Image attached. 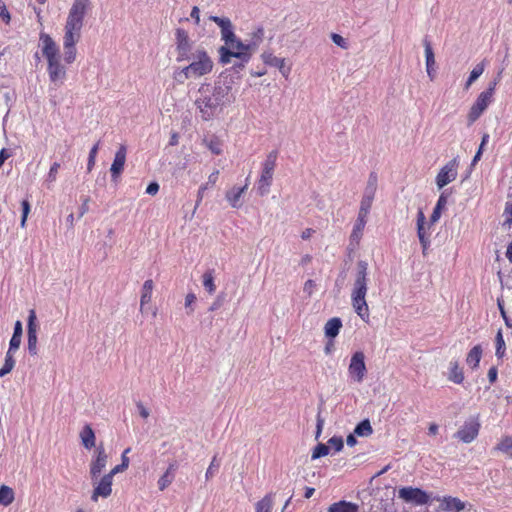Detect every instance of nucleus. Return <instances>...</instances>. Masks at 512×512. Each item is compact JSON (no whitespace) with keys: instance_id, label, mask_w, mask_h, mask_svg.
Masks as SVG:
<instances>
[{"instance_id":"nucleus-1","label":"nucleus","mask_w":512,"mask_h":512,"mask_svg":"<svg viewBox=\"0 0 512 512\" xmlns=\"http://www.w3.org/2000/svg\"><path fill=\"white\" fill-rule=\"evenodd\" d=\"M90 7V0H74L64 25L63 55L56 41L45 32L39 34V48L46 60L49 81L60 87L67 79V65L76 61L77 44L81 39L84 18Z\"/></svg>"},{"instance_id":"nucleus-2","label":"nucleus","mask_w":512,"mask_h":512,"mask_svg":"<svg viewBox=\"0 0 512 512\" xmlns=\"http://www.w3.org/2000/svg\"><path fill=\"white\" fill-rule=\"evenodd\" d=\"M368 264L360 260L351 292V303L355 313L366 323L370 320V310L366 301L368 291Z\"/></svg>"},{"instance_id":"nucleus-3","label":"nucleus","mask_w":512,"mask_h":512,"mask_svg":"<svg viewBox=\"0 0 512 512\" xmlns=\"http://www.w3.org/2000/svg\"><path fill=\"white\" fill-rule=\"evenodd\" d=\"M257 48L258 43L256 41L244 44L239 38H237L233 41V44L221 46L219 48V60L222 64H229L232 58H237L241 61L239 67L242 68L250 61Z\"/></svg>"},{"instance_id":"nucleus-4","label":"nucleus","mask_w":512,"mask_h":512,"mask_svg":"<svg viewBox=\"0 0 512 512\" xmlns=\"http://www.w3.org/2000/svg\"><path fill=\"white\" fill-rule=\"evenodd\" d=\"M213 61L204 49H197L191 56V63L184 67L179 75L185 79L199 78L209 74L213 69Z\"/></svg>"},{"instance_id":"nucleus-5","label":"nucleus","mask_w":512,"mask_h":512,"mask_svg":"<svg viewBox=\"0 0 512 512\" xmlns=\"http://www.w3.org/2000/svg\"><path fill=\"white\" fill-rule=\"evenodd\" d=\"M278 151H270L261 163V173L257 181V191L264 196L269 193L273 181L274 171L277 165Z\"/></svg>"},{"instance_id":"nucleus-6","label":"nucleus","mask_w":512,"mask_h":512,"mask_svg":"<svg viewBox=\"0 0 512 512\" xmlns=\"http://www.w3.org/2000/svg\"><path fill=\"white\" fill-rule=\"evenodd\" d=\"M398 498L407 504H412L415 506L426 505L431 500V497L427 492L420 488L412 486L399 488Z\"/></svg>"},{"instance_id":"nucleus-7","label":"nucleus","mask_w":512,"mask_h":512,"mask_svg":"<svg viewBox=\"0 0 512 512\" xmlns=\"http://www.w3.org/2000/svg\"><path fill=\"white\" fill-rule=\"evenodd\" d=\"M480 428L478 416L470 417L454 434V437L463 443H471L478 437Z\"/></svg>"},{"instance_id":"nucleus-8","label":"nucleus","mask_w":512,"mask_h":512,"mask_svg":"<svg viewBox=\"0 0 512 512\" xmlns=\"http://www.w3.org/2000/svg\"><path fill=\"white\" fill-rule=\"evenodd\" d=\"M109 456L106 453L104 445L101 443L94 451V455L90 462V478L91 480H97L102 471L106 468Z\"/></svg>"},{"instance_id":"nucleus-9","label":"nucleus","mask_w":512,"mask_h":512,"mask_svg":"<svg viewBox=\"0 0 512 512\" xmlns=\"http://www.w3.org/2000/svg\"><path fill=\"white\" fill-rule=\"evenodd\" d=\"M366 372L365 355L362 351H357L350 359L348 367L349 376L353 381L361 383L365 378Z\"/></svg>"},{"instance_id":"nucleus-10","label":"nucleus","mask_w":512,"mask_h":512,"mask_svg":"<svg viewBox=\"0 0 512 512\" xmlns=\"http://www.w3.org/2000/svg\"><path fill=\"white\" fill-rule=\"evenodd\" d=\"M492 101L493 97L490 96V92H481L478 95L476 101L473 103L467 114V122L469 126L480 118Z\"/></svg>"},{"instance_id":"nucleus-11","label":"nucleus","mask_w":512,"mask_h":512,"mask_svg":"<svg viewBox=\"0 0 512 512\" xmlns=\"http://www.w3.org/2000/svg\"><path fill=\"white\" fill-rule=\"evenodd\" d=\"M432 225L433 224H431L430 222L426 223L425 214L422 209H419L417 212L416 226H417V236L419 238V242L422 247L423 255H426L427 250L430 247V236H431L430 228Z\"/></svg>"},{"instance_id":"nucleus-12","label":"nucleus","mask_w":512,"mask_h":512,"mask_svg":"<svg viewBox=\"0 0 512 512\" xmlns=\"http://www.w3.org/2000/svg\"><path fill=\"white\" fill-rule=\"evenodd\" d=\"M93 484V491L91 494V500L97 502L99 498H108L112 494L113 479L104 474L97 480H91Z\"/></svg>"},{"instance_id":"nucleus-13","label":"nucleus","mask_w":512,"mask_h":512,"mask_svg":"<svg viewBox=\"0 0 512 512\" xmlns=\"http://www.w3.org/2000/svg\"><path fill=\"white\" fill-rule=\"evenodd\" d=\"M458 162L456 159L450 160L439 171L436 176V184L439 189L454 181L457 177Z\"/></svg>"},{"instance_id":"nucleus-14","label":"nucleus","mask_w":512,"mask_h":512,"mask_svg":"<svg viewBox=\"0 0 512 512\" xmlns=\"http://www.w3.org/2000/svg\"><path fill=\"white\" fill-rule=\"evenodd\" d=\"M36 313L32 309L29 311L27 323V346L29 353L34 356L37 354V323Z\"/></svg>"},{"instance_id":"nucleus-15","label":"nucleus","mask_w":512,"mask_h":512,"mask_svg":"<svg viewBox=\"0 0 512 512\" xmlns=\"http://www.w3.org/2000/svg\"><path fill=\"white\" fill-rule=\"evenodd\" d=\"M211 21L216 23L220 29H221V39L224 41L225 45L228 46L229 44H233V41L237 39L234 31L233 26L228 18H221L218 16H210L209 18Z\"/></svg>"},{"instance_id":"nucleus-16","label":"nucleus","mask_w":512,"mask_h":512,"mask_svg":"<svg viewBox=\"0 0 512 512\" xmlns=\"http://www.w3.org/2000/svg\"><path fill=\"white\" fill-rule=\"evenodd\" d=\"M376 191V176L371 175L366 192L361 200L359 215L367 217L371 209Z\"/></svg>"},{"instance_id":"nucleus-17","label":"nucleus","mask_w":512,"mask_h":512,"mask_svg":"<svg viewBox=\"0 0 512 512\" xmlns=\"http://www.w3.org/2000/svg\"><path fill=\"white\" fill-rule=\"evenodd\" d=\"M176 48L178 52L177 61H183L189 59L190 42L188 33L182 29H176Z\"/></svg>"},{"instance_id":"nucleus-18","label":"nucleus","mask_w":512,"mask_h":512,"mask_svg":"<svg viewBox=\"0 0 512 512\" xmlns=\"http://www.w3.org/2000/svg\"><path fill=\"white\" fill-rule=\"evenodd\" d=\"M197 108L201 113L203 120L208 121L213 118L219 106V102H215L210 96H205L196 101Z\"/></svg>"},{"instance_id":"nucleus-19","label":"nucleus","mask_w":512,"mask_h":512,"mask_svg":"<svg viewBox=\"0 0 512 512\" xmlns=\"http://www.w3.org/2000/svg\"><path fill=\"white\" fill-rule=\"evenodd\" d=\"M127 148L121 144L115 153L113 163L110 168L113 180H117L122 174L126 162Z\"/></svg>"},{"instance_id":"nucleus-20","label":"nucleus","mask_w":512,"mask_h":512,"mask_svg":"<svg viewBox=\"0 0 512 512\" xmlns=\"http://www.w3.org/2000/svg\"><path fill=\"white\" fill-rule=\"evenodd\" d=\"M424 50H425V58H426V71L430 78V80H434L435 78V56L431 46V43L428 39H424L423 42Z\"/></svg>"},{"instance_id":"nucleus-21","label":"nucleus","mask_w":512,"mask_h":512,"mask_svg":"<svg viewBox=\"0 0 512 512\" xmlns=\"http://www.w3.org/2000/svg\"><path fill=\"white\" fill-rule=\"evenodd\" d=\"M177 470V463L174 461L169 464L164 474L158 479V488L160 491H164L168 488L175 479V472Z\"/></svg>"},{"instance_id":"nucleus-22","label":"nucleus","mask_w":512,"mask_h":512,"mask_svg":"<svg viewBox=\"0 0 512 512\" xmlns=\"http://www.w3.org/2000/svg\"><path fill=\"white\" fill-rule=\"evenodd\" d=\"M230 90L229 86H215L210 97L213 101L219 102V106H224L231 102Z\"/></svg>"},{"instance_id":"nucleus-23","label":"nucleus","mask_w":512,"mask_h":512,"mask_svg":"<svg viewBox=\"0 0 512 512\" xmlns=\"http://www.w3.org/2000/svg\"><path fill=\"white\" fill-rule=\"evenodd\" d=\"M465 376L463 368L457 360H452L449 363L448 380L455 384H462Z\"/></svg>"},{"instance_id":"nucleus-24","label":"nucleus","mask_w":512,"mask_h":512,"mask_svg":"<svg viewBox=\"0 0 512 512\" xmlns=\"http://www.w3.org/2000/svg\"><path fill=\"white\" fill-rule=\"evenodd\" d=\"M261 57L265 64L277 67L285 77L288 76L289 69H285V59L278 58L271 52H264Z\"/></svg>"},{"instance_id":"nucleus-25","label":"nucleus","mask_w":512,"mask_h":512,"mask_svg":"<svg viewBox=\"0 0 512 512\" xmlns=\"http://www.w3.org/2000/svg\"><path fill=\"white\" fill-rule=\"evenodd\" d=\"M154 289V282L152 279H147L142 286L140 296V311L144 312V307L149 304L152 300V294Z\"/></svg>"},{"instance_id":"nucleus-26","label":"nucleus","mask_w":512,"mask_h":512,"mask_svg":"<svg viewBox=\"0 0 512 512\" xmlns=\"http://www.w3.org/2000/svg\"><path fill=\"white\" fill-rule=\"evenodd\" d=\"M482 352V347L480 345H475L467 353L466 363L471 369L474 370L479 367V363L482 358Z\"/></svg>"},{"instance_id":"nucleus-27","label":"nucleus","mask_w":512,"mask_h":512,"mask_svg":"<svg viewBox=\"0 0 512 512\" xmlns=\"http://www.w3.org/2000/svg\"><path fill=\"white\" fill-rule=\"evenodd\" d=\"M80 439L82 445L86 449H91L95 446L96 437L90 425L87 424L83 427V429L80 432Z\"/></svg>"},{"instance_id":"nucleus-28","label":"nucleus","mask_w":512,"mask_h":512,"mask_svg":"<svg viewBox=\"0 0 512 512\" xmlns=\"http://www.w3.org/2000/svg\"><path fill=\"white\" fill-rule=\"evenodd\" d=\"M359 506L356 503L341 500L331 504L328 512H358Z\"/></svg>"},{"instance_id":"nucleus-29","label":"nucleus","mask_w":512,"mask_h":512,"mask_svg":"<svg viewBox=\"0 0 512 512\" xmlns=\"http://www.w3.org/2000/svg\"><path fill=\"white\" fill-rule=\"evenodd\" d=\"M203 144L214 154L221 155L223 153V142L216 136L212 135L203 139Z\"/></svg>"},{"instance_id":"nucleus-30","label":"nucleus","mask_w":512,"mask_h":512,"mask_svg":"<svg viewBox=\"0 0 512 512\" xmlns=\"http://www.w3.org/2000/svg\"><path fill=\"white\" fill-rule=\"evenodd\" d=\"M342 328V321L338 317L329 319L324 327L325 335L328 338H335Z\"/></svg>"},{"instance_id":"nucleus-31","label":"nucleus","mask_w":512,"mask_h":512,"mask_svg":"<svg viewBox=\"0 0 512 512\" xmlns=\"http://www.w3.org/2000/svg\"><path fill=\"white\" fill-rule=\"evenodd\" d=\"M247 188L248 185L246 184L243 187L233 188L227 191L226 199L233 208H238L240 206V199Z\"/></svg>"},{"instance_id":"nucleus-32","label":"nucleus","mask_w":512,"mask_h":512,"mask_svg":"<svg viewBox=\"0 0 512 512\" xmlns=\"http://www.w3.org/2000/svg\"><path fill=\"white\" fill-rule=\"evenodd\" d=\"M274 505V494L267 493L262 499L256 502L255 512H272Z\"/></svg>"},{"instance_id":"nucleus-33","label":"nucleus","mask_w":512,"mask_h":512,"mask_svg":"<svg viewBox=\"0 0 512 512\" xmlns=\"http://www.w3.org/2000/svg\"><path fill=\"white\" fill-rule=\"evenodd\" d=\"M446 204H447V196L444 193H442L439 196L437 203L433 209V212L430 216L431 224H435L440 219L442 210L446 207Z\"/></svg>"},{"instance_id":"nucleus-34","label":"nucleus","mask_w":512,"mask_h":512,"mask_svg":"<svg viewBox=\"0 0 512 512\" xmlns=\"http://www.w3.org/2000/svg\"><path fill=\"white\" fill-rule=\"evenodd\" d=\"M15 499V493L14 490L7 486V485H1L0 486V505L3 506H9L13 503Z\"/></svg>"},{"instance_id":"nucleus-35","label":"nucleus","mask_w":512,"mask_h":512,"mask_svg":"<svg viewBox=\"0 0 512 512\" xmlns=\"http://www.w3.org/2000/svg\"><path fill=\"white\" fill-rule=\"evenodd\" d=\"M367 222V217L359 215L357 217V220L354 224L352 233H351V239L355 241H359L362 237L363 230L365 228Z\"/></svg>"},{"instance_id":"nucleus-36","label":"nucleus","mask_w":512,"mask_h":512,"mask_svg":"<svg viewBox=\"0 0 512 512\" xmlns=\"http://www.w3.org/2000/svg\"><path fill=\"white\" fill-rule=\"evenodd\" d=\"M496 450L504 453L512 459V436H504L495 447Z\"/></svg>"},{"instance_id":"nucleus-37","label":"nucleus","mask_w":512,"mask_h":512,"mask_svg":"<svg viewBox=\"0 0 512 512\" xmlns=\"http://www.w3.org/2000/svg\"><path fill=\"white\" fill-rule=\"evenodd\" d=\"M202 282L205 290L209 294H213L216 291V285L214 280V270L206 271L202 276Z\"/></svg>"},{"instance_id":"nucleus-38","label":"nucleus","mask_w":512,"mask_h":512,"mask_svg":"<svg viewBox=\"0 0 512 512\" xmlns=\"http://www.w3.org/2000/svg\"><path fill=\"white\" fill-rule=\"evenodd\" d=\"M445 509L449 511L459 512L464 509L465 504L458 498L446 497L443 500Z\"/></svg>"},{"instance_id":"nucleus-39","label":"nucleus","mask_w":512,"mask_h":512,"mask_svg":"<svg viewBox=\"0 0 512 512\" xmlns=\"http://www.w3.org/2000/svg\"><path fill=\"white\" fill-rule=\"evenodd\" d=\"M372 433L373 429L368 419L361 421L354 429V434L361 437L370 436Z\"/></svg>"},{"instance_id":"nucleus-40","label":"nucleus","mask_w":512,"mask_h":512,"mask_svg":"<svg viewBox=\"0 0 512 512\" xmlns=\"http://www.w3.org/2000/svg\"><path fill=\"white\" fill-rule=\"evenodd\" d=\"M15 366L14 354L6 352L4 365L0 368V377H4L10 373Z\"/></svg>"},{"instance_id":"nucleus-41","label":"nucleus","mask_w":512,"mask_h":512,"mask_svg":"<svg viewBox=\"0 0 512 512\" xmlns=\"http://www.w3.org/2000/svg\"><path fill=\"white\" fill-rule=\"evenodd\" d=\"M495 354L498 358H502L505 355L506 345L501 330H498L495 337Z\"/></svg>"},{"instance_id":"nucleus-42","label":"nucleus","mask_w":512,"mask_h":512,"mask_svg":"<svg viewBox=\"0 0 512 512\" xmlns=\"http://www.w3.org/2000/svg\"><path fill=\"white\" fill-rule=\"evenodd\" d=\"M59 169H60V163H58V162H54L50 166V169H49V171L47 173V177H46V183L48 184V187H50V185H52L57 180Z\"/></svg>"},{"instance_id":"nucleus-43","label":"nucleus","mask_w":512,"mask_h":512,"mask_svg":"<svg viewBox=\"0 0 512 512\" xmlns=\"http://www.w3.org/2000/svg\"><path fill=\"white\" fill-rule=\"evenodd\" d=\"M99 150V141L90 149L89 157H88V163H87V170L90 172L96 161L97 153Z\"/></svg>"},{"instance_id":"nucleus-44","label":"nucleus","mask_w":512,"mask_h":512,"mask_svg":"<svg viewBox=\"0 0 512 512\" xmlns=\"http://www.w3.org/2000/svg\"><path fill=\"white\" fill-rule=\"evenodd\" d=\"M503 216V225L510 228L512 226V201L506 202Z\"/></svg>"},{"instance_id":"nucleus-45","label":"nucleus","mask_w":512,"mask_h":512,"mask_svg":"<svg viewBox=\"0 0 512 512\" xmlns=\"http://www.w3.org/2000/svg\"><path fill=\"white\" fill-rule=\"evenodd\" d=\"M327 446L329 449H333L335 452L342 450L344 443L342 437L334 436L328 440Z\"/></svg>"},{"instance_id":"nucleus-46","label":"nucleus","mask_w":512,"mask_h":512,"mask_svg":"<svg viewBox=\"0 0 512 512\" xmlns=\"http://www.w3.org/2000/svg\"><path fill=\"white\" fill-rule=\"evenodd\" d=\"M329 453V447L325 444H318L312 453V459H317L323 456H326Z\"/></svg>"},{"instance_id":"nucleus-47","label":"nucleus","mask_w":512,"mask_h":512,"mask_svg":"<svg viewBox=\"0 0 512 512\" xmlns=\"http://www.w3.org/2000/svg\"><path fill=\"white\" fill-rule=\"evenodd\" d=\"M21 206H22L21 227H25L27 217L30 212V203L28 200H23L21 202Z\"/></svg>"},{"instance_id":"nucleus-48","label":"nucleus","mask_w":512,"mask_h":512,"mask_svg":"<svg viewBox=\"0 0 512 512\" xmlns=\"http://www.w3.org/2000/svg\"><path fill=\"white\" fill-rule=\"evenodd\" d=\"M21 339H22V337L12 335L10 342H9V348H8L7 352L14 354L18 350V348L21 344Z\"/></svg>"},{"instance_id":"nucleus-49","label":"nucleus","mask_w":512,"mask_h":512,"mask_svg":"<svg viewBox=\"0 0 512 512\" xmlns=\"http://www.w3.org/2000/svg\"><path fill=\"white\" fill-rule=\"evenodd\" d=\"M196 295L194 293H188L185 297V307L188 309L187 314H192L194 311V308L192 305L196 302Z\"/></svg>"},{"instance_id":"nucleus-50","label":"nucleus","mask_w":512,"mask_h":512,"mask_svg":"<svg viewBox=\"0 0 512 512\" xmlns=\"http://www.w3.org/2000/svg\"><path fill=\"white\" fill-rule=\"evenodd\" d=\"M219 468V463L217 462V456L215 455L205 473L206 480H209L213 477L214 471Z\"/></svg>"},{"instance_id":"nucleus-51","label":"nucleus","mask_w":512,"mask_h":512,"mask_svg":"<svg viewBox=\"0 0 512 512\" xmlns=\"http://www.w3.org/2000/svg\"><path fill=\"white\" fill-rule=\"evenodd\" d=\"M485 70V62L482 61L480 63H478L473 69L472 71L470 72V75L472 78H474L475 80H477L484 72Z\"/></svg>"},{"instance_id":"nucleus-52","label":"nucleus","mask_w":512,"mask_h":512,"mask_svg":"<svg viewBox=\"0 0 512 512\" xmlns=\"http://www.w3.org/2000/svg\"><path fill=\"white\" fill-rule=\"evenodd\" d=\"M488 138H489V136L487 134H485L482 137V142L480 144V147H479L478 151L476 152V154H475V156L473 158V161H472L473 164H475L476 162H478L480 160L481 155H482L483 147L486 144V142L488 141Z\"/></svg>"},{"instance_id":"nucleus-53","label":"nucleus","mask_w":512,"mask_h":512,"mask_svg":"<svg viewBox=\"0 0 512 512\" xmlns=\"http://www.w3.org/2000/svg\"><path fill=\"white\" fill-rule=\"evenodd\" d=\"M331 38H332L333 42L336 45H338L339 47L344 48V49H346L348 47L346 40L341 35L333 33Z\"/></svg>"},{"instance_id":"nucleus-54","label":"nucleus","mask_w":512,"mask_h":512,"mask_svg":"<svg viewBox=\"0 0 512 512\" xmlns=\"http://www.w3.org/2000/svg\"><path fill=\"white\" fill-rule=\"evenodd\" d=\"M128 467L125 466L124 464H118L116 466H114L108 473H106L107 475H109L112 479L114 478V476L118 473H121L123 471H125Z\"/></svg>"},{"instance_id":"nucleus-55","label":"nucleus","mask_w":512,"mask_h":512,"mask_svg":"<svg viewBox=\"0 0 512 512\" xmlns=\"http://www.w3.org/2000/svg\"><path fill=\"white\" fill-rule=\"evenodd\" d=\"M0 17L8 23L10 21V13L4 2L0 1Z\"/></svg>"},{"instance_id":"nucleus-56","label":"nucleus","mask_w":512,"mask_h":512,"mask_svg":"<svg viewBox=\"0 0 512 512\" xmlns=\"http://www.w3.org/2000/svg\"><path fill=\"white\" fill-rule=\"evenodd\" d=\"M500 75H501V72L498 74V76L492 82L489 83L488 88L486 90H484L483 92H490V96L493 97L494 93H495L496 86L499 83L500 78H501Z\"/></svg>"},{"instance_id":"nucleus-57","label":"nucleus","mask_w":512,"mask_h":512,"mask_svg":"<svg viewBox=\"0 0 512 512\" xmlns=\"http://www.w3.org/2000/svg\"><path fill=\"white\" fill-rule=\"evenodd\" d=\"M498 308H499V310H500V313H501L502 318H503V319H504V321H505V324H506L508 327H512V324L510 323V320H509V318H508V316H507V314H506V311H505V309H504V305H503V303H502L500 300H498Z\"/></svg>"},{"instance_id":"nucleus-58","label":"nucleus","mask_w":512,"mask_h":512,"mask_svg":"<svg viewBox=\"0 0 512 512\" xmlns=\"http://www.w3.org/2000/svg\"><path fill=\"white\" fill-rule=\"evenodd\" d=\"M159 191V184L157 182L150 183L146 188V193L149 195H155Z\"/></svg>"},{"instance_id":"nucleus-59","label":"nucleus","mask_w":512,"mask_h":512,"mask_svg":"<svg viewBox=\"0 0 512 512\" xmlns=\"http://www.w3.org/2000/svg\"><path fill=\"white\" fill-rule=\"evenodd\" d=\"M191 18L195 21L196 25L200 23V10L197 6H194L190 13Z\"/></svg>"},{"instance_id":"nucleus-60","label":"nucleus","mask_w":512,"mask_h":512,"mask_svg":"<svg viewBox=\"0 0 512 512\" xmlns=\"http://www.w3.org/2000/svg\"><path fill=\"white\" fill-rule=\"evenodd\" d=\"M497 375L498 371L496 367L493 366L488 370V379L490 383H494L497 380Z\"/></svg>"},{"instance_id":"nucleus-61","label":"nucleus","mask_w":512,"mask_h":512,"mask_svg":"<svg viewBox=\"0 0 512 512\" xmlns=\"http://www.w3.org/2000/svg\"><path fill=\"white\" fill-rule=\"evenodd\" d=\"M315 287V282L312 279H309L304 284V291L308 293V295H311L313 292V289Z\"/></svg>"},{"instance_id":"nucleus-62","label":"nucleus","mask_w":512,"mask_h":512,"mask_svg":"<svg viewBox=\"0 0 512 512\" xmlns=\"http://www.w3.org/2000/svg\"><path fill=\"white\" fill-rule=\"evenodd\" d=\"M11 156V153L6 148L1 149L0 151V167L4 164V162Z\"/></svg>"},{"instance_id":"nucleus-63","label":"nucleus","mask_w":512,"mask_h":512,"mask_svg":"<svg viewBox=\"0 0 512 512\" xmlns=\"http://www.w3.org/2000/svg\"><path fill=\"white\" fill-rule=\"evenodd\" d=\"M207 185L208 184H203L200 186V188L198 189V194H197V202H196V206H198L200 204V202L202 201L203 197H204V192L205 190L207 189Z\"/></svg>"},{"instance_id":"nucleus-64","label":"nucleus","mask_w":512,"mask_h":512,"mask_svg":"<svg viewBox=\"0 0 512 512\" xmlns=\"http://www.w3.org/2000/svg\"><path fill=\"white\" fill-rule=\"evenodd\" d=\"M22 323L21 321L17 320L14 325V332L13 335L22 337Z\"/></svg>"}]
</instances>
